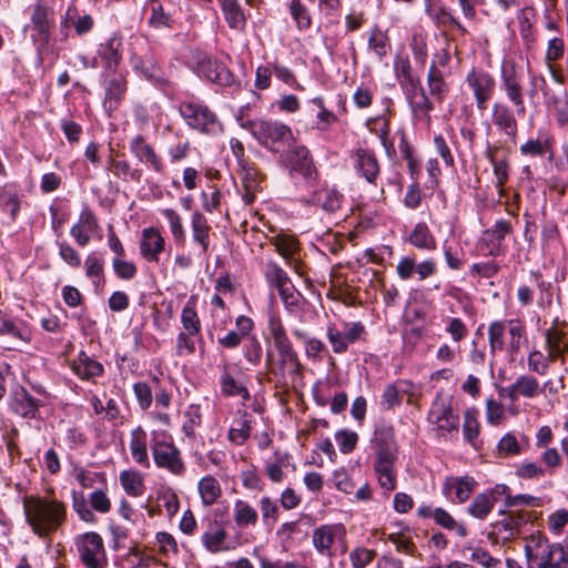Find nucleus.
<instances>
[{
  "label": "nucleus",
  "mask_w": 568,
  "mask_h": 568,
  "mask_svg": "<svg viewBox=\"0 0 568 568\" xmlns=\"http://www.w3.org/2000/svg\"><path fill=\"white\" fill-rule=\"evenodd\" d=\"M266 328L267 339L273 345V348H267L265 354V367L270 381L278 389L295 387L303 378V364L280 314L268 315Z\"/></svg>",
  "instance_id": "nucleus-1"
},
{
  "label": "nucleus",
  "mask_w": 568,
  "mask_h": 568,
  "mask_svg": "<svg viewBox=\"0 0 568 568\" xmlns=\"http://www.w3.org/2000/svg\"><path fill=\"white\" fill-rule=\"evenodd\" d=\"M26 521L39 538H49L57 532L68 519L64 501L49 496L30 495L23 498Z\"/></svg>",
  "instance_id": "nucleus-2"
},
{
  "label": "nucleus",
  "mask_w": 568,
  "mask_h": 568,
  "mask_svg": "<svg viewBox=\"0 0 568 568\" xmlns=\"http://www.w3.org/2000/svg\"><path fill=\"white\" fill-rule=\"evenodd\" d=\"M371 447L374 455V471L379 486L390 493L396 488V463L398 459V445L392 427L377 428L372 438Z\"/></svg>",
  "instance_id": "nucleus-3"
},
{
  "label": "nucleus",
  "mask_w": 568,
  "mask_h": 568,
  "mask_svg": "<svg viewBox=\"0 0 568 568\" xmlns=\"http://www.w3.org/2000/svg\"><path fill=\"white\" fill-rule=\"evenodd\" d=\"M487 337L490 356L504 352L511 359H515L528 341L526 325L519 318L491 321L488 324Z\"/></svg>",
  "instance_id": "nucleus-4"
},
{
  "label": "nucleus",
  "mask_w": 568,
  "mask_h": 568,
  "mask_svg": "<svg viewBox=\"0 0 568 568\" xmlns=\"http://www.w3.org/2000/svg\"><path fill=\"white\" fill-rule=\"evenodd\" d=\"M527 568H568V551L560 544H552L538 532L525 539Z\"/></svg>",
  "instance_id": "nucleus-5"
},
{
  "label": "nucleus",
  "mask_w": 568,
  "mask_h": 568,
  "mask_svg": "<svg viewBox=\"0 0 568 568\" xmlns=\"http://www.w3.org/2000/svg\"><path fill=\"white\" fill-rule=\"evenodd\" d=\"M178 111L186 126L204 135L223 133L224 125L217 114L203 101L191 97L180 101Z\"/></svg>",
  "instance_id": "nucleus-6"
},
{
  "label": "nucleus",
  "mask_w": 568,
  "mask_h": 568,
  "mask_svg": "<svg viewBox=\"0 0 568 568\" xmlns=\"http://www.w3.org/2000/svg\"><path fill=\"white\" fill-rule=\"evenodd\" d=\"M243 128L248 129L262 146L274 153L283 152L295 142L292 129L281 121H247Z\"/></svg>",
  "instance_id": "nucleus-7"
},
{
  "label": "nucleus",
  "mask_w": 568,
  "mask_h": 568,
  "mask_svg": "<svg viewBox=\"0 0 568 568\" xmlns=\"http://www.w3.org/2000/svg\"><path fill=\"white\" fill-rule=\"evenodd\" d=\"M150 448L154 465L169 471L171 475L181 477L186 471V465L182 452L174 444L172 436L165 430H153L151 433Z\"/></svg>",
  "instance_id": "nucleus-8"
},
{
  "label": "nucleus",
  "mask_w": 568,
  "mask_h": 568,
  "mask_svg": "<svg viewBox=\"0 0 568 568\" xmlns=\"http://www.w3.org/2000/svg\"><path fill=\"white\" fill-rule=\"evenodd\" d=\"M262 274L268 287L277 291L287 312L293 313L301 306L302 294L294 286L287 272L277 262L273 260L264 262Z\"/></svg>",
  "instance_id": "nucleus-9"
},
{
  "label": "nucleus",
  "mask_w": 568,
  "mask_h": 568,
  "mask_svg": "<svg viewBox=\"0 0 568 568\" xmlns=\"http://www.w3.org/2000/svg\"><path fill=\"white\" fill-rule=\"evenodd\" d=\"M77 556L84 568H108L109 557L104 540L97 531L79 534L73 539Z\"/></svg>",
  "instance_id": "nucleus-10"
},
{
  "label": "nucleus",
  "mask_w": 568,
  "mask_h": 568,
  "mask_svg": "<svg viewBox=\"0 0 568 568\" xmlns=\"http://www.w3.org/2000/svg\"><path fill=\"white\" fill-rule=\"evenodd\" d=\"M427 420L439 433L457 432L459 416L454 412L453 397L444 393H437L427 414Z\"/></svg>",
  "instance_id": "nucleus-11"
},
{
  "label": "nucleus",
  "mask_w": 568,
  "mask_h": 568,
  "mask_svg": "<svg viewBox=\"0 0 568 568\" xmlns=\"http://www.w3.org/2000/svg\"><path fill=\"white\" fill-rule=\"evenodd\" d=\"M129 149L132 155L144 165L148 171L161 176L168 173L164 158L155 145L150 143L142 134H138L130 140Z\"/></svg>",
  "instance_id": "nucleus-12"
},
{
  "label": "nucleus",
  "mask_w": 568,
  "mask_h": 568,
  "mask_svg": "<svg viewBox=\"0 0 568 568\" xmlns=\"http://www.w3.org/2000/svg\"><path fill=\"white\" fill-rule=\"evenodd\" d=\"M366 328L361 322H344L342 327L331 324L326 329V337L335 354H344L348 347L364 339Z\"/></svg>",
  "instance_id": "nucleus-13"
},
{
  "label": "nucleus",
  "mask_w": 568,
  "mask_h": 568,
  "mask_svg": "<svg viewBox=\"0 0 568 568\" xmlns=\"http://www.w3.org/2000/svg\"><path fill=\"white\" fill-rule=\"evenodd\" d=\"M465 81L473 92L476 108L479 111L487 110L488 103L493 99L497 88L495 77L484 69L473 68L467 73Z\"/></svg>",
  "instance_id": "nucleus-14"
},
{
  "label": "nucleus",
  "mask_w": 568,
  "mask_h": 568,
  "mask_svg": "<svg viewBox=\"0 0 568 568\" xmlns=\"http://www.w3.org/2000/svg\"><path fill=\"white\" fill-rule=\"evenodd\" d=\"M349 162L358 178L364 179L368 184L377 186L381 164L373 149L355 146L349 151Z\"/></svg>",
  "instance_id": "nucleus-15"
},
{
  "label": "nucleus",
  "mask_w": 568,
  "mask_h": 568,
  "mask_svg": "<svg viewBox=\"0 0 568 568\" xmlns=\"http://www.w3.org/2000/svg\"><path fill=\"white\" fill-rule=\"evenodd\" d=\"M286 166L290 174L302 176L305 181L312 182L317 179V170L314 165L310 150L305 145L292 144L285 154Z\"/></svg>",
  "instance_id": "nucleus-16"
},
{
  "label": "nucleus",
  "mask_w": 568,
  "mask_h": 568,
  "mask_svg": "<svg viewBox=\"0 0 568 568\" xmlns=\"http://www.w3.org/2000/svg\"><path fill=\"white\" fill-rule=\"evenodd\" d=\"M131 65L135 73L155 87L162 88L166 84L163 67L152 49H148L143 53L133 54Z\"/></svg>",
  "instance_id": "nucleus-17"
},
{
  "label": "nucleus",
  "mask_w": 568,
  "mask_h": 568,
  "mask_svg": "<svg viewBox=\"0 0 568 568\" xmlns=\"http://www.w3.org/2000/svg\"><path fill=\"white\" fill-rule=\"evenodd\" d=\"M148 9L149 24L156 29L175 28L182 16L181 7L175 0H150Z\"/></svg>",
  "instance_id": "nucleus-18"
},
{
  "label": "nucleus",
  "mask_w": 568,
  "mask_h": 568,
  "mask_svg": "<svg viewBox=\"0 0 568 568\" xmlns=\"http://www.w3.org/2000/svg\"><path fill=\"white\" fill-rule=\"evenodd\" d=\"M501 89L508 101L516 108L518 115H525L523 75L517 72L515 64H506L501 68Z\"/></svg>",
  "instance_id": "nucleus-19"
},
{
  "label": "nucleus",
  "mask_w": 568,
  "mask_h": 568,
  "mask_svg": "<svg viewBox=\"0 0 568 568\" xmlns=\"http://www.w3.org/2000/svg\"><path fill=\"white\" fill-rule=\"evenodd\" d=\"M194 68L200 77L213 83L226 87L233 82V74L230 70L204 52L194 54Z\"/></svg>",
  "instance_id": "nucleus-20"
},
{
  "label": "nucleus",
  "mask_w": 568,
  "mask_h": 568,
  "mask_svg": "<svg viewBox=\"0 0 568 568\" xmlns=\"http://www.w3.org/2000/svg\"><path fill=\"white\" fill-rule=\"evenodd\" d=\"M165 248L166 241L158 227L149 226L142 230L139 253L143 261L149 264H159Z\"/></svg>",
  "instance_id": "nucleus-21"
},
{
  "label": "nucleus",
  "mask_w": 568,
  "mask_h": 568,
  "mask_svg": "<svg viewBox=\"0 0 568 568\" xmlns=\"http://www.w3.org/2000/svg\"><path fill=\"white\" fill-rule=\"evenodd\" d=\"M544 348L554 363L566 365L568 359V332L554 324L544 332Z\"/></svg>",
  "instance_id": "nucleus-22"
},
{
  "label": "nucleus",
  "mask_w": 568,
  "mask_h": 568,
  "mask_svg": "<svg viewBox=\"0 0 568 568\" xmlns=\"http://www.w3.org/2000/svg\"><path fill=\"white\" fill-rule=\"evenodd\" d=\"M476 487L477 481L471 476H448L443 481L442 490L444 496L453 503L464 504L469 499Z\"/></svg>",
  "instance_id": "nucleus-23"
},
{
  "label": "nucleus",
  "mask_w": 568,
  "mask_h": 568,
  "mask_svg": "<svg viewBox=\"0 0 568 568\" xmlns=\"http://www.w3.org/2000/svg\"><path fill=\"white\" fill-rule=\"evenodd\" d=\"M345 535L346 530L342 524H326L313 531L312 542L317 552L331 557L335 540L345 538Z\"/></svg>",
  "instance_id": "nucleus-24"
},
{
  "label": "nucleus",
  "mask_w": 568,
  "mask_h": 568,
  "mask_svg": "<svg viewBox=\"0 0 568 568\" xmlns=\"http://www.w3.org/2000/svg\"><path fill=\"white\" fill-rule=\"evenodd\" d=\"M422 519H434V521L444 529L455 531L459 537L465 538L468 535L467 527L458 523L446 509L442 507H432L420 505L416 511Z\"/></svg>",
  "instance_id": "nucleus-25"
},
{
  "label": "nucleus",
  "mask_w": 568,
  "mask_h": 568,
  "mask_svg": "<svg viewBox=\"0 0 568 568\" xmlns=\"http://www.w3.org/2000/svg\"><path fill=\"white\" fill-rule=\"evenodd\" d=\"M123 42L119 32L112 33L99 44L97 57L101 59L106 71H115L122 60Z\"/></svg>",
  "instance_id": "nucleus-26"
},
{
  "label": "nucleus",
  "mask_w": 568,
  "mask_h": 568,
  "mask_svg": "<svg viewBox=\"0 0 568 568\" xmlns=\"http://www.w3.org/2000/svg\"><path fill=\"white\" fill-rule=\"evenodd\" d=\"M536 16V9L532 6H525L516 13L519 36L527 50H531L538 41V32L535 27Z\"/></svg>",
  "instance_id": "nucleus-27"
},
{
  "label": "nucleus",
  "mask_w": 568,
  "mask_h": 568,
  "mask_svg": "<svg viewBox=\"0 0 568 568\" xmlns=\"http://www.w3.org/2000/svg\"><path fill=\"white\" fill-rule=\"evenodd\" d=\"M129 449L135 464L142 468H150L149 435L142 425L135 426L129 435Z\"/></svg>",
  "instance_id": "nucleus-28"
},
{
  "label": "nucleus",
  "mask_w": 568,
  "mask_h": 568,
  "mask_svg": "<svg viewBox=\"0 0 568 568\" xmlns=\"http://www.w3.org/2000/svg\"><path fill=\"white\" fill-rule=\"evenodd\" d=\"M31 26L32 30H34L40 40L43 43H48L51 28L54 22V11L51 7L47 6L42 1H38L33 8L31 13Z\"/></svg>",
  "instance_id": "nucleus-29"
},
{
  "label": "nucleus",
  "mask_w": 568,
  "mask_h": 568,
  "mask_svg": "<svg viewBox=\"0 0 568 568\" xmlns=\"http://www.w3.org/2000/svg\"><path fill=\"white\" fill-rule=\"evenodd\" d=\"M70 368L75 376L82 381L95 382L97 377L104 374V366L93 357L81 351L78 356L71 361Z\"/></svg>",
  "instance_id": "nucleus-30"
},
{
  "label": "nucleus",
  "mask_w": 568,
  "mask_h": 568,
  "mask_svg": "<svg viewBox=\"0 0 568 568\" xmlns=\"http://www.w3.org/2000/svg\"><path fill=\"white\" fill-rule=\"evenodd\" d=\"M227 538V531L223 527L222 523L216 519H209L206 528L201 537V541L204 548L211 554H217L230 548L225 546Z\"/></svg>",
  "instance_id": "nucleus-31"
},
{
  "label": "nucleus",
  "mask_w": 568,
  "mask_h": 568,
  "mask_svg": "<svg viewBox=\"0 0 568 568\" xmlns=\"http://www.w3.org/2000/svg\"><path fill=\"white\" fill-rule=\"evenodd\" d=\"M504 390L511 402H516L519 397L535 398L541 394L538 379L529 374L519 375L516 381Z\"/></svg>",
  "instance_id": "nucleus-32"
},
{
  "label": "nucleus",
  "mask_w": 568,
  "mask_h": 568,
  "mask_svg": "<svg viewBox=\"0 0 568 568\" xmlns=\"http://www.w3.org/2000/svg\"><path fill=\"white\" fill-rule=\"evenodd\" d=\"M404 240L418 251L434 252L437 250V240L426 222L416 223Z\"/></svg>",
  "instance_id": "nucleus-33"
},
{
  "label": "nucleus",
  "mask_w": 568,
  "mask_h": 568,
  "mask_svg": "<svg viewBox=\"0 0 568 568\" xmlns=\"http://www.w3.org/2000/svg\"><path fill=\"white\" fill-rule=\"evenodd\" d=\"M494 125L509 139L517 135L518 123L513 110L504 103H495L491 110Z\"/></svg>",
  "instance_id": "nucleus-34"
},
{
  "label": "nucleus",
  "mask_w": 568,
  "mask_h": 568,
  "mask_svg": "<svg viewBox=\"0 0 568 568\" xmlns=\"http://www.w3.org/2000/svg\"><path fill=\"white\" fill-rule=\"evenodd\" d=\"M220 387L221 393L225 397L239 396L243 402H247L251 398L250 390L240 381L235 379L232 375L230 366L226 362L220 365Z\"/></svg>",
  "instance_id": "nucleus-35"
},
{
  "label": "nucleus",
  "mask_w": 568,
  "mask_h": 568,
  "mask_svg": "<svg viewBox=\"0 0 568 568\" xmlns=\"http://www.w3.org/2000/svg\"><path fill=\"white\" fill-rule=\"evenodd\" d=\"M497 146H488L486 150V158L493 166L494 175L496 178L495 186L497 189L498 195L504 197L506 195L505 185L509 179V162L506 156L500 159L497 158Z\"/></svg>",
  "instance_id": "nucleus-36"
},
{
  "label": "nucleus",
  "mask_w": 568,
  "mask_h": 568,
  "mask_svg": "<svg viewBox=\"0 0 568 568\" xmlns=\"http://www.w3.org/2000/svg\"><path fill=\"white\" fill-rule=\"evenodd\" d=\"M40 400L31 396L24 388L17 390L10 402L11 410L23 418L38 416Z\"/></svg>",
  "instance_id": "nucleus-37"
},
{
  "label": "nucleus",
  "mask_w": 568,
  "mask_h": 568,
  "mask_svg": "<svg viewBox=\"0 0 568 568\" xmlns=\"http://www.w3.org/2000/svg\"><path fill=\"white\" fill-rule=\"evenodd\" d=\"M308 201L328 213H334L341 209L343 195L333 187L323 186L314 190Z\"/></svg>",
  "instance_id": "nucleus-38"
},
{
  "label": "nucleus",
  "mask_w": 568,
  "mask_h": 568,
  "mask_svg": "<svg viewBox=\"0 0 568 568\" xmlns=\"http://www.w3.org/2000/svg\"><path fill=\"white\" fill-rule=\"evenodd\" d=\"M191 229L194 243L200 245L202 254H207L212 227L205 215L199 211L193 212L191 216Z\"/></svg>",
  "instance_id": "nucleus-39"
},
{
  "label": "nucleus",
  "mask_w": 568,
  "mask_h": 568,
  "mask_svg": "<svg viewBox=\"0 0 568 568\" xmlns=\"http://www.w3.org/2000/svg\"><path fill=\"white\" fill-rule=\"evenodd\" d=\"M404 91L413 112L417 116H423L429 120V113L434 110V103L426 94L425 90L420 85V82H418L415 88H407Z\"/></svg>",
  "instance_id": "nucleus-40"
},
{
  "label": "nucleus",
  "mask_w": 568,
  "mask_h": 568,
  "mask_svg": "<svg viewBox=\"0 0 568 568\" xmlns=\"http://www.w3.org/2000/svg\"><path fill=\"white\" fill-rule=\"evenodd\" d=\"M513 232L511 223L507 220H498L484 232V242L489 246V254L497 255L505 237Z\"/></svg>",
  "instance_id": "nucleus-41"
},
{
  "label": "nucleus",
  "mask_w": 568,
  "mask_h": 568,
  "mask_svg": "<svg viewBox=\"0 0 568 568\" xmlns=\"http://www.w3.org/2000/svg\"><path fill=\"white\" fill-rule=\"evenodd\" d=\"M427 16L439 27H453L462 36L467 34V29L455 18L452 12L440 3H432L426 7Z\"/></svg>",
  "instance_id": "nucleus-42"
},
{
  "label": "nucleus",
  "mask_w": 568,
  "mask_h": 568,
  "mask_svg": "<svg viewBox=\"0 0 568 568\" xmlns=\"http://www.w3.org/2000/svg\"><path fill=\"white\" fill-rule=\"evenodd\" d=\"M367 48L379 61L388 55L392 50L390 38L387 31L375 24L368 32Z\"/></svg>",
  "instance_id": "nucleus-43"
},
{
  "label": "nucleus",
  "mask_w": 568,
  "mask_h": 568,
  "mask_svg": "<svg viewBox=\"0 0 568 568\" xmlns=\"http://www.w3.org/2000/svg\"><path fill=\"white\" fill-rule=\"evenodd\" d=\"M128 82L122 75L112 78L106 85L103 105L109 111H115L126 92Z\"/></svg>",
  "instance_id": "nucleus-44"
},
{
  "label": "nucleus",
  "mask_w": 568,
  "mask_h": 568,
  "mask_svg": "<svg viewBox=\"0 0 568 568\" xmlns=\"http://www.w3.org/2000/svg\"><path fill=\"white\" fill-rule=\"evenodd\" d=\"M394 72L398 83L403 90L415 88L419 78L413 72L408 55L398 54L394 59Z\"/></svg>",
  "instance_id": "nucleus-45"
},
{
  "label": "nucleus",
  "mask_w": 568,
  "mask_h": 568,
  "mask_svg": "<svg viewBox=\"0 0 568 568\" xmlns=\"http://www.w3.org/2000/svg\"><path fill=\"white\" fill-rule=\"evenodd\" d=\"M119 480L123 490L131 497H141L146 490L143 475L135 469L122 470Z\"/></svg>",
  "instance_id": "nucleus-46"
},
{
  "label": "nucleus",
  "mask_w": 568,
  "mask_h": 568,
  "mask_svg": "<svg viewBox=\"0 0 568 568\" xmlns=\"http://www.w3.org/2000/svg\"><path fill=\"white\" fill-rule=\"evenodd\" d=\"M221 7L227 26L233 30L243 31L247 18L239 0H222Z\"/></svg>",
  "instance_id": "nucleus-47"
},
{
  "label": "nucleus",
  "mask_w": 568,
  "mask_h": 568,
  "mask_svg": "<svg viewBox=\"0 0 568 568\" xmlns=\"http://www.w3.org/2000/svg\"><path fill=\"white\" fill-rule=\"evenodd\" d=\"M197 493L204 506L209 507L214 505L222 496V487L219 480L212 476L206 475L197 483Z\"/></svg>",
  "instance_id": "nucleus-48"
},
{
  "label": "nucleus",
  "mask_w": 568,
  "mask_h": 568,
  "mask_svg": "<svg viewBox=\"0 0 568 568\" xmlns=\"http://www.w3.org/2000/svg\"><path fill=\"white\" fill-rule=\"evenodd\" d=\"M73 26L78 36H84L89 33L94 27V20L90 14L78 16V9L71 4L67 8L62 27Z\"/></svg>",
  "instance_id": "nucleus-49"
},
{
  "label": "nucleus",
  "mask_w": 568,
  "mask_h": 568,
  "mask_svg": "<svg viewBox=\"0 0 568 568\" xmlns=\"http://www.w3.org/2000/svg\"><path fill=\"white\" fill-rule=\"evenodd\" d=\"M565 54V40L561 37H555L547 43L545 52V61L548 64L550 73L557 83H564V77L559 74L554 68L552 63L562 59Z\"/></svg>",
  "instance_id": "nucleus-50"
},
{
  "label": "nucleus",
  "mask_w": 568,
  "mask_h": 568,
  "mask_svg": "<svg viewBox=\"0 0 568 568\" xmlns=\"http://www.w3.org/2000/svg\"><path fill=\"white\" fill-rule=\"evenodd\" d=\"M427 87L429 94L438 102H443L449 91V87L444 79L443 72L435 63L429 67L427 73Z\"/></svg>",
  "instance_id": "nucleus-51"
},
{
  "label": "nucleus",
  "mask_w": 568,
  "mask_h": 568,
  "mask_svg": "<svg viewBox=\"0 0 568 568\" xmlns=\"http://www.w3.org/2000/svg\"><path fill=\"white\" fill-rule=\"evenodd\" d=\"M270 243L275 247L276 252L284 258L290 261L300 251V243L292 234L278 233L270 239Z\"/></svg>",
  "instance_id": "nucleus-52"
},
{
  "label": "nucleus",
  "mask_w": 568,
  "mask_h": 568,
  "mask_svg": "<svg viewBox=\"0 0 568 568\" xmlns=\"http://www.w3.org/2000/svg\"><path fill=\"white\" fill-rule=\"evenodd\" d=\"M202 425V408L200 404H190L183 413L182 433L190 439H195L196 428Z\"/></svg>",
  "instance_id": "nucleus-53"
},
{
  "label": "nucleus",
  "mask_w": 568,
  "mask_h": 568,
  "mask_svg": "<svg viewBox=\"0 0 568 568\" xmlns=\"http://www.w3.org/2000/svg\"><path fill=\"white\" fill-rule=\"evenodd\" d=\"M233 519L239 527L255 526L258 521V514L246 500L237 499L234 503Z\"/></svg>",
  "instance_id": "nucleus-54"
},
{
  "label": "nucleus",
  "mask_w": 568,
  "mask_h": 568,
  "mask_svg": "<svg viewBox=\"0 0 568 568\" xmlns=\"http://www.w3.org/2000/svg\"><path fill=\"white\" fill-rule=\"evenodd\" d=\"M108 170H111L118 179L124 182L140 183L142 180V170L132 168L126 160L111 158Z\"/></svg>",
  "instance_id": "nucleus-55"
},
{
  "label": "nucleus",
  "mask_w": 568,
  "mask_h": 568,
  "mask_svg": "<svg viewBox=\"0 0 568 568\" xmlns=\"http://www.w3.org/2000/svg\"><path fill=\"white\" fill-rule=\"evenodd\" d=\"M182 331L201 333L202 323L196 311V297L191 296L181 312Z\"/></svg>",
  "instance_id": "nucleus-56"
},
{
  "label": "nucleus",
  "mask_w": 568,
  "mask_h": 568,
  "mask_svg": "<svg viewBox=\"0 0 568 568\" xmlns=\"http://www.w3.org/2000/svg\"><path fill=\"white\" fill-rule=\"evenodd\" d=\"M495 507L491 494H477L467 507V514L476 519L485 520Z\"/></svg>",
  "instance_id": "nucleus-57"
},
{
  "label": "nucleus",
  "mask_w": 568,
  "mask_h": 568,
  "mask_svg": "<svg viewBox=\"0 0 568 568\" xmlns=\"http://www.w3.org/2000/svg\"><path fill=\"white\" fill-rule=\"evenodd\" d=\"M552 148L551 139L546 134H539L536 139H529L520 145L519 151L524 156L542 158Z\"/></svg>",
  "instance_id": "nucleus-58"
},
{
  "label": "nucleus",
  "mask_w": 568,
  "mask_h": 568,
  "mask_svg": "<svg viewBox=\"0 0 568 568\" xmlns=\"http://www.w3.org/2000/svg\"><path fill=\"white\" fill-rule=\"evenodd\" d=\"M161 214L168 220L174 243L178 246H184L186 234L181 215L174 209H163Z\"/></svg>",
  "instance_id": "nucleus-59"
},
{
  "label": "nucleus",
  "mask_w": 568,
  "mask_h": 568,
  "mask_svg": "<svg viewBox=\"0 0 568 568\" xmlns=\"http://www.w3.org/2000/svg\"><path fill=\"white\" fill-rule=\"evenodd\" d=\"M203 343L201 333L181 331L176 336L175 352L178 356H190L196 351V342Z\"/></svg>",
  "instance_id": "nucleus-60"
},
{
  "label": "nucleus",
  "mask_w": 568,
  "mask_h": 568,
  "mask_svg": "<svg viewBox=\"0 0 568 568\" xmlns=\"http://www.w3.org/2000/svg\"><path fill=\"white\" fill-rule=\"evenodd\" d=\"M71 503L73 511L79 516V518L90 525H93L98 521L97 516L88 505V499L84 494L79 490L71 491Z\"/></svg>",
  "instance_id": "nucleus-61"
},
{
  "label": "nucleus",
  "mask_w": 568,
  "mask_h": 568,
  "mask_svg": "<svg viewBox=\"0 0 568 568\" xmlns=\"http://www.w3.org/2000/svg\"><path fill=\"white\" fill-rule=\"evenodd\" d=\"M290 465V455L287 453L275 452L274 460L265 465V473L271 481L278 484L284 480V467Z\"/></svg>",
  "instance_id": "nucleus-62"
},
{
  "label": "nucleus",
  "mask_w": 568,
  "mask_h": 568,
  "mask_svg": "<svg viewBox=\"0 0 568 568\" xmlns=\"http://www.w3.org/2000/svg\"><path fill=\"white\" fill-rule=\"evenodd\" d=\"M176 141L168 146V155L171 163L185 160L191 152V142L181 131L175 132Z\"/></svg>",
  "instance_id": "nucleus-63"
},
{
  "label": "nucleus",
  "mask_w": 568,
  "mask_h": 568,
  "mask_svg": "<svg viewBox=\"0 0 568 568\" xmlns=\"http://www.w3.org/2000/svg\"><path fill=\"white\" fill-rule=\"evenodd\" d=\"M288 11L298 30L311 28L312 17L302 0H288Z\"/></svg>",
  "instance_id": "nucleus-64"
}]
</instances>
